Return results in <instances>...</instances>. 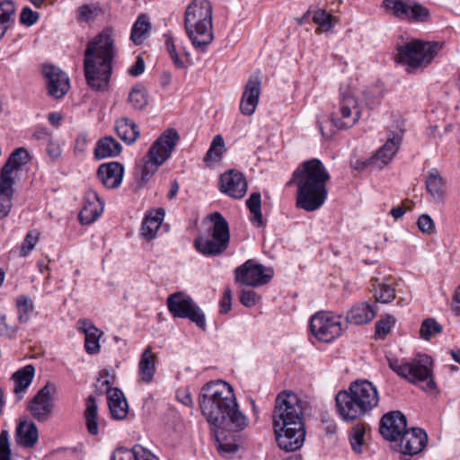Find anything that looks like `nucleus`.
I'll list each match as a JSON object with an SVG mask.
<instances>
[{
  "mask_svg": "<svg viewBox=\"0 0 460 460\" xmlns=\"http://www.w3.org/2000/svg\"><path fill=\"white\" fill-rule=\"evenodd\" d=\"M199 408L208 422L221 429L215 432L218 451L222 455L236 452L240 447L236 435L230 440L224 429L243 430L248 425V419L239 411L232 386L222 380L207 383L199 394Z\"/></svg>",
  "mask_w": 460,
  "mask_h": 460,
  "instance_id": "nucleus-1",
  "label": "nucleus"
},
{
  "mask_svg": "<svg viewBox=\"0 0 460 460\" xmlns=\"http://www.w3.org/2000/svg\"><path fill=\"white\" fill-rule=\"evenodd\" d=\"M273 428L279 447L293 452L305 441L303 407L296 394L283 391L278 394L273 411Z\"/></svg>",
  "mask_w": 460,
  "mask_h": 460,
  "instance_id": "nucleus-2",
  "label": "nucleus"
},
{
  "mask_svg": "<svg viewBox=\"0 0 460 460\" xmlns=\"http://www.w3.org/2000/svg\"><path fill=\"white\" fill-rule=\"evenodd\" d=\"M113 31L102 30L86 45L84 58V72L88 86L94 91L107 89L112 74L115 57Z\"/></svg>",
  "mask_w": 460,
  "mask_h": 460,
  "instance_id": "nucleus-3",
  "label": "nucleus"
},
{
  "mask_svg": "<svg viewBox=\"0 0 460 460\" xmlns=\"http://www.w3.org/2000/svg\"><path fill=\"white\" fill-rule=\"evenodd\" d=\"M330 178L320 160L313 158L302 163L289 181L297 186L296 207L307 212L319 209L327 199L326 184Z\"/></svg>",
  "mask_w": 460,
  "mask_h": 460,
  "instance_id": "nucleus-4",
  "label": "nucleus"
},
{
  "mask_svg": "<svg viewBox=\"0 0 460 460\" xmlns=\"http://www.w3.org/2000/svg\"><path fill=\"white\" fill-rule=\"evenodd\" d=\"M335 401L340 417L345 421H353L378 405L379 394L370 381L357 380L347 390L340 391Z\"/></svg>",
  "mask_w": 460,
  "mask_h": 460,
  "instance_id": "nucleus-5",
  "label": "nucleus"
},
{
  "mask_svg": "<svg viewBox=\"0 0 460 460\" xmlns=\"http://www.w3.org/2000/svg\"><path fill=\"white\" fill-rule=\"evenodd\" d=\"M213 7L209 0H192L185 11L184 24L193 46L205 51L214 40Z\"/></svg>",
  "mask_w": 460,
  "mask_h": 460,
  "instance_id": "nucleus-6",
  "label": "nucleus"
},
{
  "mask_svg": "<svg viewBox=\"0 0 460 460\" xmlns=\"http://www.w3.org/2000/svg\"><path fill=\"white\" fill-rule=\"evenodd\" d=\"M210 222L206 234L199 235L194 241V246L199 252L205 256L222 254L229 245L230 232L227 221L219 212H214L206 217L203 223Z\"/></svg>",
  "mask_w": 460,
  "mask_h": 460,
  "instance_id": "nucleus-7",
  "label": "nucleus"
},
{
  "mask_svg": "<svg viewBox=\"0 0 460 460\" xmlns=\"http://www.w3.org/2000/svg\"><path fill=\"white\" fill-rule=\"evenodd\" d=\"M172 150V128H167L150 146L149 150L136 164L138 187L146 184L171 156Z\"/></svg>",
  "mask_w": 460,
  "mask_h": 460,
  "instance_id": "nucleus-8",
  "label": "nucleus"
},
{
  "mask_svg": "<svg viewBox=\"0 0 460 460\" xmlns=\"http://www.w3.org/2000/svg\"><path fill=\"white\" fill-rule=\"evenodd\" d=\"M441 46L438 42L412 40L397 48L396 61L412 70L425 66L431 62Z\"/></svg>",
  "mask_w": 460,
  "mask_h": 460,
  "instance_id": "nucleus-9",
  "label": "nucleus"
},
{
  "mask_svg": "<svg viewBox=\"0 0 460 460\" xmlns=\"http://www.w3.org/2000/svg\"><path fill=\"white\" fill-rule=\"evenodd\" d=\"M432 358L428 355H418L411 361L400 362L397 359L389 361V367L400 376L412 384L426 382L424 390H434L435 382L432 378Z\"/></svg>",
  "mask_w": 460,
  "mask_h": 460,
  "instance_id": "nucleus-10",
  "label": "nucleus"
},
{
  "mask_svg": "<svg viewBox=\"0 0 460 460\" xmlns=\"http://www.w3.org/2000/svg\"><path fill=\"white\" fill-rule=\"evenodd\" d=\"M361 117L358 99L349 91L341 93L338 106L331 114L332 124L339 130L352 128Z\"/></svg>",
  "mask_w": 460,
  "mask_h": 460,
  "instance_id": "nucleus-11",
  "label": "nucleus"
},
{
  "mask_svg": "<svg viewBox=\"0 0 460 460\" xmlns=\"http://www.w3.org/2000/svg\"><path fill=\"white\" fill-rule=\"evenodd\" d=\"M273 278V270L253 260H248L234 270L235 282L256 288L266 285Z\"/></svg>",
  "mask_w": 460,
  "mask_h": 460,
  "instance_id": "nucleus-12",
  "label": "nucleus"
},
{
  "mask_svg": "<svg viewBox=\"0 0 460 460\" xmlns=\"http://www.w3.org/2000/svg\"><path fill=\"white\" fill-rule=\"evenodd\" d=\"M57 394L56 385L48 382L40 389L28 405L31 416L40 422L47 421L54 409V395Z\"/></svg>",
  "mask_w": 460,
  "mask_h": 460,
  "instance_id": "nucleus-13",
  "label": "nucleus"
},
{
  "mask_svg": "<svg viewBox=\"0 0 460 460\" xmlns=\"http://www.w3.org/2000/svg\"><path fill=\"white\" fill-rule=\"evenodd\" d=\"M312 333L324 342H331L342 332L341 316H331L325 313L314 314L310 321Z\"/></svg>",
  "mask_w": 460,
  "mask_h": 460,
  "instance_id": "nucleus-14",
  "label": "nucleus"
},
{
  "mask_svg": "<svg viewBox=\"0 0 460 460\" xmlns=\"http://www.w3.org/2000/svg\"><path fill=\"white\" fill-rule=\"evenodd\" d=\"M174 317L188 319L199 328L206 329L205 314L190 296L183 292H174Z\"/></svg>",
  "mask_w": 460,
  "mask_h": 460,
  "instance_id": "nucleus-15",
  "label": "nucleus"
},
{
  "mask_svg": "<svg viewBox=\"0 0 460 460\" xmlns=\"http://www.w3.org/2000/svg\"><path fill=\"white\" fill-rule=\"evenodd\" d=\"M46 79L48 93L55 98L60 99L65 96L70 89V82L67 75L55 66H44L42 69Z\"/></svg>",
  "mask_w": 460,
  "mask_h": 460,
  "instance_id": "nucleus-16",
  "label": "nucleus"
},
{
  "mask_svg": "<svg viewBox=\"0 0 460 460\" xmlns=\"http://www.w3.org/2000/svg\"><path fill=\"white\" fill-rule=\"evenodd\" d=\"M406 417L399 411L385 414L380 421V433L386 439L394 441L401 438L407 430Z\"/></svg>",
  "mask_w": 460,
  "mask_h": 460,
  "instance_id": "nucleus-17",
  "label": "nucleus"
},
{
  "mask_svg": "<svg viewBox=\"0 0 460 460\" xmlns=\"http://www.w3.org/2000/svg\"><path fill=\"white\" fill-rule=\"evenodd\" d=\"M401 143L402 135L393 133L376 153L370 159L363 163V167L383 168L392 161L399 150Z\"/></svg>",
  "mask_w": 460,
  "mask_h": 460,
  "instance_id": "nucleus-18",
  "label": "nucleus"
},
{
  "mask_svg": "<svg viewBox=\"0 0 460 460\" xmlns=\"http://www.w3.org/2000/svg\"><path fill=\"white\" fill-rule=\"evenodd\" d=\"M219 190L231 198L242 199L247 191V181L242 172L229 170L221 175Z\"/></svg>",
  "mask_w": 460,
  "mask_h": 460,
  "instance_id": "nucleus-19",
  "label": "nucleus"
},
{
  "mask_svg": "<svg viewBox=\"0 0 460 460\" xmlns=\"http://www.w3.org/2000/svg\"><path fill=\"white\" fill-rule=\"evenodd\" d=\"M428 437L419 428L407 429L401 437L400 452L404 456H413L421 452L426 447Z\"/></svg>",
  "mask_w": 460,
  "mask_h": 460,
  "instance_id": "nucleus-20",
  "label": "nucleus"
},
{
  "mask_svg": "<svg viewBox=\"0 0 460 460\" xmlns=\"http://www.w3.org/2000/svg\"><path fill=\"white\" fill-rule=\"evenodd\" d=\"M261 80L258 75L250 76L240 102V111L245 116L254 113L261 94Z\"/></svg>",
  "mask_w": 460,
  "mask_h": 460,
  "instance_id": "nucleus-21",
  "label": "nucleus"
},
{
  "mask_svg": "<svg viewBox=\"0 0 460 460\" xmlns=\"http://www.w3.org/2000/svg\"><path fill=\"white\" fill-rule=\"evenodd\" d=\"M102 210V200L95 190H89L85 194L84 207L79 213V220L83 225H90L100 217Z\"/></svg>",
  "mask_w": 460,
  "mask_h": 460,
  "instance_id": "nucleus-22",
  "label": "nucleus"
},
{
  "mask_svg": "<svg viewBox=\"0 0 460 460\" xmlns=\"http://www.w3.org/2000/svg\"><path fill=\"white\" fill-rule=\"evenodd\" d=\"M124 167L119 162H110L99 166L97 175L102 184L109 189L118 188L123 179Z\"/></svg>",
  "mask_w": 460,
  "mask_h": 460,
  "instance_id": "nucleus-23",
  "label": "nucleus"
},
{
  "mask_svg": "<svg viewBox=\"0 0 460 460\" xmlns=\"http://www.w3.org/2000/svg\"><path fill=\"white\" fill-rule=\"evenodd\" d=\"M165 212L164 208L151 209L146 211L141 225V236L150 241L156 237L162 226Z\"/></svg>",
  "mask_w": 460,
  "mask_h": 460,
  "instance_id": "nucleus-24",
  "label": "nucleus"
},
{
  "mask_svg": "<svg viewBox=\"0 0 460 460\" xmlns=\"http://www.w3.org/2000/svg\"><path fill=\"white\" fill-rule=\"evenodd\" d=\"M39 440V430L33 421L20 420L15 430V442L23 448H32Z\"/></svg>",
  "mask_w": 460,
  "mask_h": 460,
  "instance_id": "nucleus-25",
  "label": "nucleus"
},
{
  "mask_svg": "<svg viewBox=\"0 0 460 460\" xmlns=\"http://www.w3.org/2000/svg\"><path fill=\"white\" fill-rule=\"evenodd\" d=\"M35 376V368L32 365H27L12 375L11 379L13 381V394L17 401L23 399L29 386L31 385Z\"/></svg>",
  "mask_w": 460,
  "mask_h": 460,
  "instance_id": "nucleus-26",
  "label": "nucleus"
},
{
  "mask_svg": "<svg viewBox=\"0 0 460 460\" xmlns=\"http://www.w3.org/2000/svg\"><path fill=\"white\" fill-rule=\"evenodd\" d=\"M30 161V155L24 147L15 149L9 156L7 162L3 166L0 173V178L14 184V180L12 176L13 172L19 170L22 165Z\"/></svg>",
  "mask_w": 460,
  "mask_h": 460,
  "instance_id": "nucleus-27",
  "label": "nucleus"
},
{
  "mask_svg": "<svg viewBox=\"0 0 460 460\" xmlns=\"http://www.w3.org/2000/svg\"><path fill=\"white\" fill-rule=\"evenodd\" d=\"M107 400L112 418L124 420L128 413V405L123 392L119 388L108 389Z\"/></svg>",
  "mask_w": 460,
  "mask_h": 460,
  "instance_id": "nucleus-28",
  "label": "nucleus"
},
{
  "mask_svg": "<svg viewBox=\"0 0 460 460\" xmlns=\"http://www.w3.org/2000/svg\"><path fill=\"white\" fill-rule=\"evenodd\" d=\"M376 314L374 307L366 303H360L354 305L348 313L346 321L349 323L355 325L366 324L371 322Z\"/></svg>",
  "mask_w": 460,
  "mask_h": 460,
  "instance_id": "nucleus-29",
  "label": "nucleus"
},
{
  "mask_svg": "<svg viewBox=\"0 0 460 460\" xmlns=\"http://www.w3.org/2000/svg\"><path fill=\"white\" fill-rule=\"evenodd\" d=\"M115 130L119 137L125 143L131 145L140 136L137 125L128 118H121L116 121Z\"/></svg>",
  "mask_w": 460,
  "mask_h": 460,
  "instance_id": "nucleus-30",
  "label": "nucleus"
},
{
  "mask_svg": "<svg viewBox=\"0 0 460 460\" xmlns=\"http://www.w3.org/2000/svg\"><path fill=\"white\" fill-rule=\"evenodd\" d=\"M81 329L83 330L84 339V348L87 353L96 354L100 350L99 339L102 334L91 322L86 320L80 321Z\"/></svg>",
  "mask_w": 460,
  "mask_h": 460,
  "instance_id": "nucleus-31",
  "label": "nucleus"
},
{
  "mask_svg": "<svg viewBox=\"0 0 460 460\" xmlns=\"http://www.w3.org/2000/svg\"><path fill=\"white\" fill-rule=\"evenodd\" d=\"M111 460H158L150 451L143 447L137 445L131 449L119 448L112 456Z\"/></svg>",
  "mask_w": 460,
  "mask_h": 460,
  "instance_id": "nucleus-32",
  "label": "nucleus"
},
{
  "mask_svg": "<svg viewBox=\"0 0 460 460\" xmlns=\"http://www.w3.org/2000/svg\"><path fill=\"white\" fill-rule=\"evenodd\" d=\"M121 145L112 137H104L97 142L94 155L97 159L115 157L121 153Z\"/></svg>",
  "mask_w": 460,
  "mask_h": 460,
  "instance_id": "nucleus-33",
  "label": "nucleus"
},
{
  "mask_svg": "<svg viewBox=\"0 0 460 460\" xmlns=\"http://www.w3.org/2000/svg\"><path fill=\"white\" fill-rule=\"evenodd\" d=\"M152 25L148 15L141 13L132 26L130 40L134 44L141 45L148 37Z\"/></svg>",
  "mask_w": 460,
  "mask_h": 460,
  "instance_id": "nucleus-34",
  "label": "nucleus"
},
{
  "mask_svg": "<svg viewBox=\"0 0 460 460\" xmlns=\"http://www.w3.org/2000/svg\"><path fill=\"white\" fill-rule=\"evenodd\" d=\"M15 5L11 0L0 2V39L11 29L15 22Z\"/></svg>",
  "mask_w": 460,
  "mask_h": 460,
  "instance_id": "nucleus-35",
  "label": "nucleus"
},
{
  "mask_svg": "<svg viewBox=\"0 0 460 460\" xmlns=\"http://www.w3.org/2000/svg\"><path fill=\"white\" fill-rule=\"evenodd\" d=\"M155 372V354L150 348H147L141 355L138 364V374L143 382L149 383L153 380Z\"/></svg>",
  "mask_w": 460,
  "mask_h": 460,
  "instance_id": "nucleus-36",
  "label": "nucleus"
},
{
  "mask_svg": "<svg viewBox=\"0 0 460 460\" xmlns=\"http://www.w3.org/2000/svg\"><path fill=\"white\" fill-rule=\"evenodd\" d=\"M225 152L224 137L221 135L215 136L204 157L205 164L209 167L214 166L222 160Z\"/></svg>",
  "mask_w": 460,
  "mask_h": 460,
  "instance_id": "nucleus-37",
  "label": "nucleus"
},
{
  "mask_svg": "<svg viewBox=\"0 0 460 460\" xmlns=\"http://www.w3.org/2000/svg\"><path fill=\"white\" fill-rule=\"evenodd\" d=\"M13 183L0 178V219L8 217L12 208Z\"/></svg>",
  "mask_w": 460,
  "mask_h": 460,
  "instance_id": "nucleus-38",
  "label": "nucleus"
},
{
  "mask_svg": "<svg viewBox=\"0 0 460 460\" xmlns=\"http://www.w3.org/2000/svg\"><path fill=\"white\" fill-rule=\"evenodd\" d=\"M412 3L413 0H384L383 6L395 18L407 21Z\"/></svg>",
  "mask_w": 460,
  "mask_h": 460,
  "instance_id": "nucleus-39",
  "label": "nucleus"
},
{
  "mask_svg": "<svg viewBox=\"0 0 460 460\" xmlns=\"http://www.w3.org/2000/svg\"><path fill=\"white\" fill-rule=\"evenodd\" d=\"M84 418L86 421V428L90 434L97 435L98 429V407L96 399L93 395H90L85 403Z\"/></svg>",
  "mask_w": 460,
  "mask_h": 460,
  "instance_id": "nucleus-40",
  "label": "nucleus"
},
{
  "mask_svg": "<svg viewBox=\"0 0 460 460\" xmlns=\"http://www.w3.org/2000/svg\"><path fill=\"white\" fill-rule=\"evenodd\" d=\"M426 188L435 200H441L444 198V182L438 171L433 170L429 172L426 181Z\"/></svg>",
  "mask_w": 460,
  "mask_h": 460,
  "instance_id": "nucleus-41",
  "label": "nucleus"
},
{
  "mask_svg": "<svg viewBox=\"0 0 460 460\" xmlns=\"http://www.w3.org/2000/svg\"><path fill=\"white\" fill-rule=\"evenodd\" d=\"M372 292L380 303H390L395 297V290L390 285L380 283L377 279H372Z\"/></svg>",
  "mask_w": 460,
  "mask_h": 460,
  "instance_id": "nucleus-42",
  "label": "nucleus"
},
{
  "mask_svg": "<svg viewBox=\"0 0 460 460\" xmlns=\"http://www.w3.org/2000/svg\"><path fill=\"white\" fill-rule=\"evenodd\" d=\"M15 305L19 323H28L34 309L31 298L25 295L19 296L15 300Z\"/></svg>",
  "mask_w": 460,
  "mask_h": 460,
  "instance_id": "nucleus-43",
  "label": "nucleus"
},
{
  "mask_svg": "<svg viewBox=\"0 0 460 460\" xmlns=\"http://www.w3.org/2000/svg\"><path fill=\"white\" fill-rule=\"evenodd\" d=\"M247 208L252 215V221L258 226H263L264 222L261 214V199L259 192H252L246 200Z\"/></svg>",
  "mask_w": 460,
  "mask_h": 460,
  "instance_id": "nucleus-44",
  "label": "nucleus"
},
{
  "mask_svg": "<svg viewBox=\"0 0 460 460\" xmlns=\"http://www.w3.org/2000/svg\"><path fill=\"white\" fill-rule=\"evenodd\" d=\"M366 425L364 423L356 424L349 433V442L351 448L355 453H361L362 447L365 444Z\"/></svg>",
  "mask_w": 460,
  "mask_h": 460,
  "instance_id": "nucleus-45",
  "label": "nucleus"
},
{
  "mask_svg": "<svg viewBox=\"0 0 460 460\" xmlns=\"http://www.w3.org/2000/svg\"><path fill=\"white\" fill-rule=\"evenodd\" d=\"M313 21L318 24L322 31H329L339 20L327 13L325 10L319 9L314 13Z\"/></svg>",
  "mask_w": 460,
  "mask_h": 460,
  "instance_id": "nucleus-46",
  "label": "nucleus"
},
{
  "mask_svg": "<svg viewBox=\"0 0 460 460\" xmlns=\"http://www.w3.org/2000/svg\"><path fill=\"white\" fill-rule=\"evenodd\" d=\"M407 19L410 22H428L430 20V13L428 8L413 1Z\"/></svg>",
  "mask_w": 460,
  "mask_h": 460,
  "instance_id": "nucleus-47",
  "label": "nucleus"
},
{
  "mask_svg": "<svg viewBox=\"0 0 460 460\" xmlns=\"http://www.w3.org/2000/svg\"><path fill=\"white\" fill-rule=\"evenodd\" d=\"M384 90L381 86L375 85L366 90L364 93V99L367 106L370 109L376 108L384 98Z\"/></svg>",
  "mask_w": 460,
  "mask_h": 460,
  "instance_id": "nucleus-48",
  "label": "nucleus"
},
{
  "mask_svg": "<svg viewBox=\"0 0 460 460\" xmlns=\"http://www.w3.org/2000/svg\"><path fill=\"white\" fill-rule=\"evenodd\" d=\"M128 102L134 110H142L147 104L146 93L144 89L134 87L129 93Z\"/></svg>",
  "mask_w": 460,
  "mask_h": 460,
  "instance_id": "nucleus-49",
  "label": "nucleus"
},
{
  "mask_svg": "<svg viewBox=\"0 0 460 460\" xmlns=\"http://www.w3.org/2000/svg\"><path fill=\"white\" fill-rule=\"evenodd\" d=\"M441 332L442 326L432 318L423 321L420 330V337L427 341H429L433 335L440 333Z\"/></svg>",
  "mask_w": 460,
  "mask_h": 460,
  "instance_id": "nucleus-50",
  "label": "nucleus"
},
{
  "mask_svg": "<svg viewBox=\"0 0 460 460\" xmlns=\"http://www.w3.org/2000/svg\"><path fill=\"white\" fill-rule=\"evenodd\" d=\"M395 323V319L392 315H386L376 323L375 335L377 339H385L390 332Z\"/></svg>",
  "mask_w": 460,
  "mask_h": 460,
  "instance_id": "nucleus-51",
  "label": "nucleus"
},
{
  "mask_svg": "<svg viewBox=\"0 0 460 460\" xmlns=\"http://www.w3.org/2000/svg\"><path fill=\"white\" fill-rule=\"evenodd\" d=\"M100 13V8L95 4H84L78 9V21L89 22L93 20Z\"/></svg>",
  "mask_w": 460,
  "mask_h": 460,
  "instance_id": "nucleus-52",
  "label": "nucleus"
},
{
  "mask_svg": "<svg viewBox=\"0 0 460 460\" xmlns=\"http://www.w3.org/2000/svg\"><path fill=\"white\" fill-rule=\"evenodd\" d=\"M9 432L3 429L0 433V460H12V450L9 440Z\"/></svg>",
  "mask_w": 460,
  "mask_h": 460,
  "instance_id": "nucleus-53",
  "label": "nucleus"
},
{
  "mask_svg": "<svg viewBox=\"0 0 460 460\" xmlns=\"http://www.w3.org/2000/svg\"><path fill=\"white\" fill-rule=\"evenodd\" d=\"M38 239H39V233H37L36 231H30L24 240H23V243H22V247H21V256L22 257H26L30 252L34 248L36 243L38 242Z\"/></svg>",
  "mask_w": 460,
  "mask_h": 460,
  "instance_id": "nucleus-54",
  "label": "nucleus"
},
{
  "mask_svg": "<svg viewBox=\"0 0 460 460\" xmlns=\"http://www.w3.org/2000/svg\"><path fill=\"white\" fill-rule=\"evenodd\" d=\"M18 332L15 325L9 324L5 315H0V337L14 339Z\"/></svg>",
  "mask_w": 460,
  "mask_h": 460,
  "instance_id": "nucleus-55",
  "label": "nucleus"
},
{
  "mask_svg": "<svg viewBox=\"0 0 460 460\" xmlns=\"http://www.w3.org/2000/svg\"><path fill=\"white\" fill-rule=\"evenodd\" d=\"M239 298L241 304L246 307L254 306L260 301V296L253 290L243 289L240 292Z\"/></svg>",
  "mask_w": 460,
  "mask_h": 460,
  "instance_id": "nucleus-56",
  "label": "nucleus"
},
{
  "mask_svg": "<svg viewBox=\"0 0 460 460\" xmlns=\"http://www.w3.org/2000/svg\"><path fill=\"white\" fill-rule=\"evenodd\" d=\"M417 225L419 229L425 234H431L435 231V224L433 219L427 214L419 217Z\"/></svg>",
  "mask_w": 460,
  "mask_h": 460,
  "instance_id": "nucleus-57",
  "label": "nucleus"
},
{
  "mask_svg": "<svg viewBox=\"0 0 460 460\" xmlns=\"http://www.w3.org/2000/svg\"><path fill=\"white\" fill-rule=\"evenodd\" d=\"M39 16L40 15L37 12H34L30 7L26 6L22 10L20 22L23 25L31 26L38 21Z\"/></svg>",
  "mask_w": 460,
  "mask_h": 460,
  "instance_id": "nucleus-58",
  "label": "nucleus"
},
{
  "mask_svg": "<svg viewBox=\"0 0 460 460\" xmlns=\"http://www.w3.org/2000/svg\"><path fill=\"white\" fill-rule=\"evenodd\" d=\"M115 382V374L112 368H104L100 373V377L98 378V383H101V385L106 387V392L108 389H112L111 385Z\"/></svg>",
  "mask_w": 460,
  "mask_h": 460,
  "instance_id": "nucleus-59",
  "label": "nucleus"
},
{
  "mask_svg": "<svg viewBox=\"0 0 460 460\" xmlns=\"http://www.w3.org/2000/svg\"><path fill=\"white\" fill-rule=\"evenodd\" d=\"M46 150L49 156L53 160H58L62 154L59 144L53 137L47 142Z\"/></svg>",
  "mask_w": 460,
  "mask_h": 460,
  "instance_id": "nucleus-60",
  "label": "nucleus"
},
{
  "mask_svg": "<svg viewBox=\"0 0 460 460\" xmlns=\"http://www.w3.org/2000/svg\"><path fill=\"white\" fill-rule=\"evenodd\" d=\"M232 291L226 288L224 292L222 300L220 301V312L226 314L231 310Z\"/></svg>",
  "mask_w": 460,
  "mask_h": 460,
  "instance_id": "nucleus-61",
  "label": "nucleus"
},
{
  "mask_svg": "<svg viewBox=\"0 0 460 460\" xmlns=\"http://www.w3.org/2000/svg\"><path fill=\"white\" fill-rule=\"evenodd\" d=\"M145 70V61L141 56L137 58L135 64L130 67L129 74L133 76H138L143 74Z\"/></svg>",
  "mask_w": 460,
  "mask_h": 460,
  "instance_id": "nucleus-62",
  "label": "nucleus"
},
{
  "mask_svg": "<svg viewBox=\"0 0 460 460\" xmlns=\"http://www.w3.org/2000/svg\"><path fill=\"white\" fill-rule=\"evenodd\" d=\"M176 396L177 400L184 406L191 407L193 405L190 393L188 390H178Z\"/></svg>",
  "mask_w": 460,
  "mask_h": 460,
  "instance_id": "nucleus-63",
  "label": "nucleus"
},
{
  "mask_svg": "<svg viewBox=\"0 0 460 460\" xmlns=\"http://www.w3.org/2000/svg\"><path fill=\"white\" fill-rule=\"evenodd\" d=\"M32 139L35 140H45L49 141L52 138L51 134L44 128H36L31 136Z\"/></svg>",
  "mask_w": 460,
  "mask_h": 460,
  "instance_id": "nucleus-64",
  "label": "nucleus"
}]
</instances>
